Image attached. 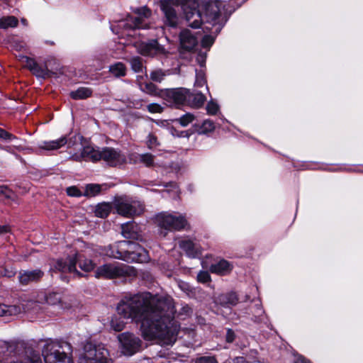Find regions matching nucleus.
<instances>
[{
  "label": "nucleus",
  "mask_w": 363,
  "mask_h": 363,
  "mask_svg": "<svg viewBox=\"0 0 363 363\" xmlns=\"http://www.w3.org/2000/svg\"><path fill=\"white\" fill-rule=\"evenodd\" d=\"M121 233L126 239L140 240L141 238L138 225L133 222L121 225Z\"/></svg>",
  "instance_id": "6ab92c4d"
},
{
  "label": "nucleus",
  "mask_w": 363,
  "mask_h": 363,
  "mask_svg": "<svg viewBox=\"0 0 363 363\" xmlns=\"http://www.w3.org/2000/svg\"><path fill=\"white\" fill-rule=\"evenodd\" d=\"M101 191V186L99 184H88L86 186L85 191L84 193V196H94L99 193Z\"/></svg>",
  "instance_id": "f704fd0d"
},
{
  "label": "nucleus",
  "mask_w": 363,
  "mask_h": 363,
  "mask_svg": "<svg viewBox=\"0 0 363 363\" xmlns=\"http://www.w3.org/2000/svg\"><path fill=\"white\" fill-rule=\"evenodd\" d=\"M216 301L223 307H231L238 303V298L235 293L223 294L216 298Z\"/></svg>",
  "instance_id": "4be33fe9"
},
{
  "label": "nucleus",
  "mask_w": 363,
  "mask_h": 363,
  "mask_svg": "<svg viewBox=\"0 0 363 363\" xmlns=\"http://www.w3.org/2000/svg\"><path fill=\"white\" fill-rule=\"evenodd\" d=\"M147 109L152 113H160L163 111L164 108L158 104L152 103L147 106Z\"/></svg>",
  "instance_id": "a19ab883"
},
{
  "label": "nucleus",
  "mask_w": 363,
  "mask_h": 363,
  "mask_svg": "<svg viewBox=\"0 0 363 363\" xmlns=\"http://www.w3.org/2000/svg\"><path fill=\"white\" fill-rule=\"evenodd\" d=\"M118 313L124 318L140 323L145 340H157L162 345L175 341L179 326L173 320L176 312L172 297L150 292L127 296L117 306Z\"/></svg>",
  "instance_id": "f257e3e1"
},
{
  "label": "nucleus",
  "mask_w": 363,
  "mask_h": 363,
  "mask_svg": "<svg viewBox=\"0 0 363 363\" xmlns=\"http://www.w3.org/2000/svg\"><path fill=\"white\" fill-rule=\"evenodd\" d=\"M194 119V116L191 113H186L181 116L177 121L181 124L182 126L186 127L190 123H191Z\"/></svg>",
  "instance_id": "ea45409f"
},
{
  "label": "nucleus",
  "mask_w": 363,
  "mask_h": 363,
  "mask_svg": "<svg viewBox=\"0 0 363 363\" xmlns=\"http://www.w3.org/2000/svg\"><path fill=\"white\" fill-rule=\"evenodd\" d=\"M45 298V301L50 305H57L61 302V296L58 293H50Z\"/></svg>",
  "instance_id": "c9c22d12"
},
{
  "label": "nucleus",
  "mask_w": 363,
  "mask_h": 363,
  "mask_svg": "<svg viewBox=\"0 0 363 363\" xmlns=\"http://www.w3.org/2000/svg\"><path fill=\"white\" fill-rule=\"evenodd\" d=\"M67 194L70 196H76V197H79V196L84 195V193H82L81 191L76 186L68 187L67 189Z\"/></svg>",
  "instance_id": "c03bdc74"
},
{
  "label": "nucleus",
  "mask_w": 363,
  "mask_h": 363,
  "mask_svg": "<svg viewBox=\"0 0 363 363\" xmlns=\"http://www.w3.org/2000/svg\"><path fill=\"white\" fill-rule=\"evenodd\" d=\"M182 313H184V314H186V315H189V313H191L192 312V310L191 308L188 306H184L182 308Z\"/></svg>",
  "instance_id": "13d9d810"
},
{
  "label": "nucleus",
  "mask_w": 363,
  "mask_h": 363,
  "mask_svg": "<svg viewBox=\"0 0 363 363\" xmlns=\"http://www.w3.org/2000/svg\"><path fill=\"white\" fill-rule=\"evenodd\" d=\"M235 333L231 329H228L226 333V341L230 343L233 342L235 340Z\"/></svg>",
  "instance_id": "864d4df0"
},
{
  "label": "nucleus",
  "mask_w": 363,
  "mask_h": 363,
  "mask_svg": "<svg viewBox=\"0 0 363 363\" xmlns=\"http://www.w3.org/2000/svg\"><path fill=\"white\" fill-rule=\"evenodd\" d=\"M101 149H95L91 146H85L83 147L80 153H74L72 155L71 158L75 161H81L84 160L86 161L96 162L100 160Z\"/></svg>",
  "instance_id": "ddd939ff"
},
{
  "label": "nucleus",
  "mask_w": 363,
  "mask_h": 363,
  "mask_svg": "<svg viewBox=\"0 0 363 363\" xmlns=\"http://www.w3.org/2000/svg\"><path fill=\"white\" fill-rule=\"evenodd\" d=\"M294 363H311L310 360L306 359L303 356H298L296 357Z\"/></svg>",
  "instance_id": "6e6d98bb"
},
{
  "label": "nucleus",
  "mask_w": 363,
  "mask_h": 363,
  "mask_svg": "<svg viewBox=\"0 0 363 363\" xmlns=\"http://www.w3.org/2000/svg\"><path fill=\"white\" fill-rule=\"evenodd\" d=\"M67 143V137L62 136L60 138L54 140L42 141L38 144V148L40 150L48 151L57 150L65 145Z\"/></svg>",
  "instance_id": "aec40b11"
},
{
  "label": "nucleus",
  "mask_w": 363,
  "mask_h": 363,
  "mask_svg": "<svg viewBox=\"0 0 363 363\" xmlns=\"http://www.w3.org/2000/svg\"><path fill=\"white\" fill-rule=\"evenodd\" d=\"M33 74H35L37 77L45 78L49 75V71L47 69L41 68L38 65L36 66V68L33 71Z\"/></svg>",
  "instance_id": "79ce46f5"
},
{
  "label": "nucleus",
  "mask_w": 363,
  "mask_h": 363,
  "mask_svg": "<svg viewBox=\"0 0 363 363\" xmlns=\"http://www.w3.org/2000/svg\"><path fill=\"white\" fill-rule=\"evenodd\" d=\"M109 72L116 77H124L126 68L122 62H116L109 67Z\"/></svg>",
  "instance_id": "7c9ffc66"
},
{
  "label": "nucleus",
  "mask_w": 363,
  "mask_h": 363,
  "mask_svg": "<svg viewBox=\"0 0 363 363\" xmlns=\"http://www.w3.org/2000/svg\"><path fill=\"white\" fill-rule=\"evenodd\" d=\"M125 323L118 317H113L110 322L111 329L116 332H120L125 328Z\"/></svg>",
  "instance_id": "473e14b6"
},
{
  "label": "nucleus",
  "mask_w": 363,
  "mask_h": 363,
  "mask_svg": "<svg viewBox=\"0 0 363 363\" xmlns=\"http://www.w3.org/2000/svg\"><path fill=\"white\" fill-rule=\"evenodd\" d=\"M113 207L118 214L125 217L140 216L145 211L144 205L140 201L125 196L116 198Z\"/></svg>",
  "instance_id": "39448f33"
},
{
  "label": "nucleus",
  "mask_w": 363,
  "mask_h": 363,
  "mask_svg": "<svg viewBox=\"0 0 363 363\" xmlns=\"http://www.w3.org/2000/svg\"><path fill=\"white\" fill-rule=\"evenodd\" d=\"M140 89L149 95L161 96V91H159L157 87L152 82L140 84Z\"/></svg>",
  "instance_id": "c85d7f7f"
},
{
  "label": "nucleus",
  "mask_w": 363,
  "mask_h": 363,
  "mask_svg": "<svg viewBox=\"0 0 363 363\" xmlns=\"http://www.w3.org/2000/svg\"><path fill=\"white\" fill-rule=\"evenodd\" d=\"M113 206L108 203H99L96 206L95 214L99 218H106L110 213Z\"/></svg>",
  "instance_id": "cd10ccee"
},
{
  "label": "nucleus",
  "mask_w": 363,
  "mask_h": 363,
  "mask_svg": "<svg viewBox=\"0 0 363 363\" xmlns=\"http://www.w3.org/2000/svg\"><path fill=\"white\" fill-rule=\"evenodd\" d=\"M132 69L135 72H140L143 71L142 60L139 57H134L130 60Z\"/></svg>",
  "instance_id": "e433bc0d"
},
{
  "label": "nucleus",
  "mask_w": 363,
  "mask_h": 363,
  "mask_svg": "<svg viewBox=\"0 0 363 363\" xmlns=\"http://www.w3.org/2000/svg\"><path fill=\"white\" fill-rule=\"evenodd\" d=\"M181 48L186 51H191L198 43L196 37L187 29L183 30L179 35Z\"/></svg>",
  "instance_id": "dca6fc26"
},
{
  "label": "nucleus",
  "mask_w": 363,
  "mask_h": 363,
  "mask_svg": "<svg viewBox=\"0 0 363 363\" xmlns=\"http://www.w3.org/2000/svg\"><path fill=\"white\" fill-rule=\"evenodd\" d=\"M206 110L208 113L215 115L218 111V106L217 104L210 101L207 104Z\"/></svg>",
  "instance_id": "de8ad7c7"
},
{
  "label": "nucleus",
  "mask_w": 363,
  "mask_h": 363,
  "mask_svg": "<svg viewBox=\"0 0 363 363\" xmlns=\"http://www.w3.org/2000/svg\"><path fill=\"white\" fill-rule=\"evenodd\" d=\"M71 346L67 342L47 343L43 349V356L45 363H71L67 352Z\"/></svg>",
  "instance_id": "f03ea898"
},
{
  "label": "nucleus",
  "mask_w": 363,
  "mask_h": 363,
  "mask_svg": "<svg viewBox=\"0 0 363 363\" xmlns=\"http://www.w3.org/2000/svg\"><path fill=\"white\" fill-rule=\"evenodd\" d=\"M206 81L204 74L202 72H198L196 75L195 85L196 86H203L206 84Z\"/></svg>",
  "instance_id": "49530a36"
},
{
  "label": "nucleus",
  "mask_w": 363,
  "mask_h": 363,
  "mask_svg": "<svg viewBox=\"0 0 363 363\" xmlns=\"http://www.w3.org/2000/svg\"><path fill=\"white\" fill-rule=\"evenodd\" d=\"M92 94V90L87 87H80L70 93V96L75 100L84 99Z\"/></svg>",
  "instance_id": "bb28decb"
},
{
  "label": "nucleus",
  "mask_w": 363,
  "mask_h": 363,
  "mask_svg": "<svg viewBox=\"0 0 363 363\" xmlns=\"http://www.w3.org/2000/svg\"><path fill=\"white\" fill-rule=\"evenodd\" d=\"M173 2L169 0H163L161 1V9L162 10L166 22L168 26L175 27L178 23V16L174 9L170 5ZM174 4H176L174 3Z\"/></svg>",
  "instance_id": "4468645a"
},
{
  "label": "nucleus",
  "mask_w": 363,
  "mask_h": 363,
  "mask_svg": "<svg viewBox=\"0 0 363 363\" xmlns=\"http://www.w3.org/2000/svg\"><path fill=\"white\" fill-rule=\"evenodd\" d=\"M18 23V21L15 16H4L0 18V28L2 29L14 28L17 26Z\"/></svg>",
  "instance_id": "c756f323"
},
{
  "label": "nucleus",
  "mask_w": 363,
  "mask_h": 363,
  "mask_svg": "<svg viewBox=\"0 0 363 363\" xmlns=\"http://www.w3.org/2000/svg\"><path fill=\"white\" fill-rule=\"evenodd\" d=\"M1 315H16L21 313L22 311L28 310L27 306H17V305H5L0 304Z\"/></svg>",
  "instance_id": "a878e982"
},
{
  "label": "nucleus",
  "mask_w": 363,
  "mask_h": 363,
  "mask_svg": "<svg viewBox=\"0 0 363 363\" xmlns=\"http://www.w3.org/2000/svg\"><path fill=\"white\" fill-rule=\"evenodd\" d=\"M28 303L33 304V303H34V302L30 301L28 302Z\"/></svg>",
  "instance_id": "0e129e2a"
},
{
  "label": "nucleus",
  "mask_w": 363,
  "mask_h": 363,
  "mask_svg": "<svg viewBox=\"0 0 363 363\" xmlns=\"http://www.w3.org/2000/svg\"><path fill=\"white\" fill-rule=\"evenodd\" d=\"M166 73L162 69L153 70L150 72V77L152 81L159 83H160L164 79Z\"/></svg>",
  "instance_id": "4c0bfd02"
},
{
  "label": "nucleus",
  "mask_w": 363,
  "mask_h": 363,
  "mask_svg": "<svg viewBox=\"0 0 363 363\" xmlns=\"http://www.w3.org/2000/svg\"><path fill=\"white\" fill-rule=\"evenodd\" d=\"M214 42V39L211 35H205L201 40V45L203 48H209Z\"/></svg>",
  "instance_id": "603ef678"
},
{
  "label": "nucleus",
  "mask_w": 363,
  "mask_h": 363,
  "mask_svg": "<svg viewBox=\"0 0 363 363\" xmlns=\"http://www.w3.org/2000/svg\"><path fill=\"white\" fill-rule=\"evenodd\" d=\"M197 279L199 282L206 283L211 280V277L208 272L201 271L198 274Z\"/></svg>",
  "instance_id": "a18cd8bd"
},
{
  "label": "nucleus",
  "mask_w": 363,
  "mask_h": 363,
  "mask_svg": "<svg viewBox=\"0 0 363 363\" xmlns=\"http://www.w3.org/2000/svg\"><path fill=\"white\" fill-rule=\"evenodd\" d=\"M255 359H249L248 361L243 357H237L234 359V363H252L255 362Z\"/></svg>",
  "instance_id": "5fc2aeb1"
},
{
  "label": "nucleus",
  "mask_w": 363,
  "mask_h": 363,
  "mask_svg": "<svg viewBox=\"0 0 363 363\" xmlns=\"http://www.w3.org/2000/svg\"><path fill=\"white\" fill-rule=\"evenodd\" d=\"M119 259L126 262H147L149 260V255L147 251L143 247H138V249L133 252L131 255L123 256L116 255Z\"/></svg>",
  "instance_id": "f3484780"
},
{
  "label": "nucleus",
  "mask_w": 363,
  "mask_h": 363,
  "mask_svg": "<svg viewBox=\"0 0 363 363\" xmlns=\"http://www.w3.org/2000/svg\"><path fill=\"white\" fill-rule=\"evenodd\" d=\"M221 3L216 0H210L206 4L205 11L206 16L211 18L212 20L217 19L221 12Z\"/></svg>",
  "instance_id": "412c9836"
},
{
  "label": "nucleus",
  "mask_w": 363,
  "mask_h": 363,
  "mask_svg": "<svg viewBox=\"0 0 363 363\" xmlns=\"http://www.w3.org/2000/svg\"><path fill=\"white\" fill-rule=\"evenodd\" d=\"M21 22H22V23H23V24H24V25H26V26L27 25V21H26V19H24V18H22V19H21Z\"/></svg>",
  "instance_id": "e2e57ef3"
},
{
  "label": "nucleus",
  "mask_w": 363,
  "mask_h": 363,
  "mask_svg": "<svg viewBox=\"0 0 363 363\" xmlns=\"http://www.w3.org/2000/svg\"><path fill=\"white\" fill-rule=\"evenodd\" d=\"M135 269L130 265L119 263L105 264L97 268L95 272L96 278L116 279L135 277Z\"/></svg>",
  "instance_id": "7ed1b4c3"
},
{
  "label": "nucleus",
  "mask_w": 363,
  "mask_h": 363,
  "mask_svg": "<svg viewBox=\"0 0 363 363\" xmlns=\"http://www.w3.org/2000/svg\"><path fill=\"white\" fill-rule=\"evenodd\" d=\"M3 150H6V151H10V147L9 146H6V147H1Z\"/></svg>",
  "instance_id": "680f3d73"
},
{
  "label": "nucleus",
  "mask_w": 363,
  "mask_h": 363,
  "mask_svg": "<svg viewBox=\"0 0 363 363\" xmlns=\"http://www.w3.org/2000/svg\"><path fill=\"white\" fill-rule=\"evenodd\" d=\"M232 269L231 264L226 260L222 259L217 263L211 264L210 271L212 273L219 275H225Z\"/></svg>",
  "instance_id": "b1692460"
},
{
  "label": "nucleus",
  "mask_w": 363,
  "mask_h": 363,
  "mask_svg": "<svg viewBox=\"0 0 363 363\" xmlns=\"http://www.w3.org/2000/svg\"><path fill=\"white\" fill-rule=\"evenodd\" d=\"M156 222L158 225L169 231H179L188 225L187 220L184 215H175L168 212H162L157 215Z\"/></svg>",
  "instance_id": "423d86ee"
},
{
  "label": "nucleus",
  "mask_w": 363,
  "mask_h": 363,
  "mask_svg": "<svg viewBox=\"0 0 363 363\" xmlns=\"http://www.w3.org/2000/svg\"><path fill=\"white\" fill-rule=\"evenodd\" d=\"M44 275L40 269L22 270L18 274V281L22 285H28L38 281Z\"/></svg>",
  "instance_id": "2eb2a0df"
},
{
  "label": "nucleus",
  "mask_w": 363,
  "mask_h": 363,
  "mask_svg": "<svg viewBox=\"0 0 363 363\" xmlns=\"http://www.w3.org/2000/svg\"><path fill=\"white\" fill-rule=\"evenodd\" d=\"M215 129V125L213 121L210 120H206L202 123L199 130H198L199 134H207L213 132Z\"/></svg>",
  "instance_id": "2f4dec72"
},
{
  "label": "nucleus",
  "mask_w": 363,
  "mask_h": 363,
  "mask_svg": "<svg viewBox=\"0 0 363 363\" xmlns=\"http://www.w3.org/2000/svg\"><path fill=\"white\" fill-rule=\"evenodd\" d=\"M206 99L205 96L200 92L191 93L189 90L186 106L192 108H199L203 106Z\"/></svg>",
  "instance_id": "393cba45"
},
{
  "label": "nucleus",
  "mask_w": 363,
  "mask_h": 363,
  "mask_svg": "<svg viewBox=\"0 0 363 363\" xmlns=\"http://www.w3.org/2000/svg\"><path fill=\"white\" fill-rule=\"evenodd\" d=\"M140 245L130 240L120 241L113 245H111L106 251V255L110 257L118 259L116 255H121L123 257L127 255H131L134 251Z\"/></svg>",
  "instance_id": "9d476101"
},
{
  "label": "nucleus",
  "mask_w": 363,
  "mask_h": 363,
  "mask_svg": "<svg viewBox=\"0 0 363 363\" xmlns=\"http://www.w3.org/2000/svg\"><path fill=\"white\" fill-rule=\"evenodd\" d=\"M196 363H217V361L214 357L204 356L198 358L196 360Z\"/></svg>",
  "instance_id": "3c124183"
},
{
  "label": "nucleus",
  "mask_w": 363,
  "mask_h": 363,
  "mask_svg": "<svg viewBox=\"0 0 363 363\" xmlns=\"http://www.w3.org/2000/svg\"><path fill=\"white\" fill-rule=\"evenodd\" d=\"M140 161L146 167H152L154 165V155L150 153L138 155Z\"/></svg>",
  "instance_id": "72a5a7b5"
},
{
  "label": "nucleus",
  "mask_w": 363,
  "mask_h": 363,
  "mask_svg": "<svg viewBox=\"0 0 363 363\" xmlns=\"http://www.w3.org/2000/svg\"><path fill=\"white\" fill-rule=\"evenodd\" d=\"M189 89L185 88H177L161 91V97L169 106L179 107L187 104Z\"/></svg>",
  "instance_id": "1a4fd4ad"
},
{
  "label": "nucleus",
  "mask_w": 363,
  "mask_h": 363,
  "mask_svg": "<svg viewBox=\"0 0 363 363\" xmlns=\"http://www.w3.org/2000/svg\"><path fill=\"white\" fill-rule=\"evenodd\" d=\"M0 138L4 140H13L17 139L16 136L0 128Z\"/></svg>",
  "instance_id": "09e8293b"
},
{
  "label": "nucleus",
  "mask_w": 363,
  "mask_h": 363,
  "mask_svg": "<svg viewBox=\"0 0 363 363\" xmlns=\"http://www.w3.org/2000/svg\"><path fill=\"white\" fill-rule=\"evenodd\" d=\"M179 137H186L189 138V133L187 131H182L179 135H178Z\"/></svg>",
  "instance_id": "052dcab7"
},
{
  "label": "nucleus",
  "mask_w": 363,
  "mask_h": 363,
  "mask_svg": "<svg viewBox=\"0 0 363 363\" xmlns=\"http://www.w3.org/2000/svg\"><path fill=\"white\" fill-rule=\"evenodd\" d=\"M12 191L6 186H0V199L4 200L11 197Z\"/></svg>",
  "instance_id": "37998d69"
},
{
  "label": "nucleus",
  "mask_w": 363,
  "mask_h": 363,
  "mask_svg": "<svg viewBox=\"0 0 363 363\" xmlns=\"http://www.w3.org/2000/svg\"><path fill=\"white\" fill-rule=\"evenodd\" d=\"M79 363H110L108 351L104 348L96 347L91 343H86Z\"/></svg>",
  "instance_id": "0eeeda50"
},
{
  "label": "nucleus",
  "mask_w": 363,
  "mask_h": 363,
  "mask_svg": "<svg viewBox=\"0 0 363 363\" xmlns=\"http://www.w3.org/2000/svg\"><path fill=\"white\" fill-rule=\"evenodd\" d=\"M146 145L149 149L152 150L158 147L160 143L155 135L150 133L147 136Z\"/></svg>",
  "instance_id": "58836bf2"
},
{
  "label": "nucleus",
  "mask_w": 363,
  "mask_h": 363,
  "mask_svg": "<svg viewBox=\"0 0 363 363\" xmlns=\"http://www.w3.org/2000/svg\"><path fill=\"white\" fill-rule=\"evenodd\" d=\"M1 274L4 276L11 277L15 274V272L13 271H8L7 269H4V272H1Z\"/></svg>",
  "instance_id": "4d7b16f0"
},
{
  "label": "nucleus",
  "mask_w": 363,
  "mask_h": 363,
  "mask_svg": "<svg viewBox=\"0 0 363 363\" xmlns=\"http://www.w3.org/2000/svg\"><path fill=\"white\" fill-rule=\"evenodd\" d=\"M135 12L139 15L138 17L132 19V24L130 26L132 28H148L146 23H144L145 18H148L151 16V11L143 7L136 9Z\"/></svg>",
  "instance_id": "a211bd4d"
},
{
  "label": "nucleus",
  "mask_w": 363,
  "mask_h": 363,
  "mask_svg": "<svg viewBox=\"0 0 363 363\" xmlns=\"http://www.w3.org/2000/svg\"><path fill=\"white\" fill-rule=\"evenodd\" d=\"M100 160H103L108 165L116 167L126 162V157L120 150L113 147L101 149Z\"/></svg>",
  "instance_id": "9b49d317"
},
{
  "label": "nucleus",
  "mask_w": 363,
  "mask_h": 363,
  "mask_svg": "<svg viewBox=\"0 0 363 363\" xmlns=\"http://www.w3.org/2000/svg\"><path fill=\"white\" fill-rule=\"evenodd\" d=\"M21 58L23 61H25L26 62V66L33 71L34 69L36 68V66L38 64L33 60L30 59L26 56H21Z\"/></svg>",
  "instance_id": "8fccbe9b"
},
{
  "label": "nucleus",
  "mask_w": 363,
  "mask_h": 363,
  "mask_svg": "<svg viewBox=\"0 0 363 363\" xmlns=\"http://www.w3.org/2000/svg\"><path fill=\"white\" fill-rule=\"evenodd\" d=\"M77 263H78L80 269L84 272H90L95 267L94 263L91 259L84 257L81 254L75 253L74 256L67 257L66 260L58 259L55 267L62 272L75 273L77 272Z\"/></svg>",
  "instance_id": "20e7f679"
},
{
  "label": "nucleus",
  "mask_w": 363,
  "mask_h": 363,
  "mask_svg": "<svg viewBox=\"0 0 363 363\" xmlns=\"http://www.w3.org/2000/svg\"><path fill=\"white\" fill-rule=\"evenodd\" d=\"M137 49L138 52L144 56L154 57L167 53L164 48L160 45L157 40L140 43L138 45Z\"/></svg>",
  "instance_id": "f8f14e48"
},
{
  "label": "nucleus",
  "mask_w": 363,
  "mask_h": 363,
  "mask_svg": "<svg viewBox=\"0 0 363 363\" xmlns=\"http://www.w3.org/2000/svg\"><path fill=\"white\" fill-rule=\"evenodd\" d=\"M179 247L183 249L190 257H196L201 255L199 247L191 240H184L180 241Z\"/></svg>",
  "instance_id": "5701e85b"
},
{
  "label": "nucleus",
  "mask_w": 363,
  "mask_h": 363,
  "mask_svg": "<svg viewBox=\"0 0 363 363\" xmlns=\"http://www.w3.org/2000/svg\"><path fill=\"white\" fill-rule=\"evenodd\" d=\"M118 340L121 345V351L125 355H133L141 349V340L132 333H123L118 335Z\"/></svg>",
  "instance_id": "6e6552de"
},
{
  "label": "nucleus",
  "mask_w": 363,
  "mask_h": 363,
  "mask_svg": "<svg viewBox=\"0 0 363 363\" xmlns=\"http://www.w3.org/2000/svg\"><path fill=\"white\" fill-rule=\"evenodd\" d=\"M9 231V228L7 226H1L0 225V235Z\"/></svg>",
  "instance_id": "bf43d9fd"
}]
</instances>
